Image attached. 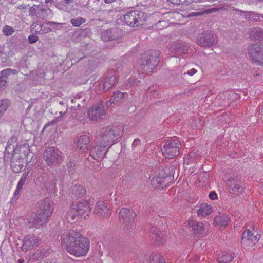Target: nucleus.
Masks as SVG:
<instances>
[{
	"mask_svg": "<svg viewBox=\"0 0 263 263\" xmlns=\"http://www.w3.org/2000/svg\"><path fill=\"white\" fill-rule=\"evenodd\" d=\"M61 240L66 251L76 257L86 256L90 249L89 239L77 230L65 231L61 236Z\"/></svg>",
	"mask_w": 263,
	"mask_h": 263,
	"instance_id": "nucleus-1",
	"label": "nucleus"
},
{
	"mask_svg": "<svg viewBox=\"0 0 263 263\" xmlns=\"http://www.w3.org/2000/svg\"><path fill=\"white\" fill-rule=\"evenodd\" d=\"M54 210L53 203L49 199H45L39 204L38 213H33L27 219L30 228H39L47 223L52 216Z\"/></svg>",
	"mask_w": 263,
	"mask_h": 263,
	"instance_id": "nucleus-2",
	"label": "nucleus"
},
{
	"mask_svg": "<svg viewBox=\"0 0 263 263\" xmlns=\"http://www.w3.org/2000/svg\"><path fill=\"white\" fill-rule=\"evenodd\" d=\"M29 153V149L25 145H21L14 149L11 161V169L14 173H19L26 166Z\"/></svg>",
	"mask_w": 263,
	"mask_h": 263,
	"instance_id": "nucleus-3",
	"label": "nucleus"
},
{
	"mask_svg": "<svg viewBox=\"0 0 263 263\" xmlns=\"http://www.w3.org/2000/svg\"><path fill=\"white\" fill-rule=\"evenodd\" d=\"M122 129H113L111 126H107L103 129L101 134L96 138V143L106 147L112 145L118 139L122 133Z\"/></svg>",
	"mask_w": 263,
	"mask_h": 263,
	"instance_id": "nucleus-4",
	"label": "nucleus"
},
{
	"mask_svg": "<svg viewBox=\"0 0 263 263\" xmlns=\"http://www.w3.org/2000/svg\"><path fill=\"white\" fill-rule=\"evenodd\" d=\"M124 23L133 28H137L143 26L146 21V14L139 10L128 11L124 15Z\"/></svg>",
	"mask_w": 263,
	"mask_h": 263,
	"instance_id": "nucleus-5",
	"label": "nucleus"
},
{
	"mask_svg": "<svg viewBox=\"0 0 263 263\" xmlns=\"http://www.w3.org/2000/svg\"><path fill=\"white\" fill-rule=\"evenodd\" d=\"M157 64V57L153 55L151 51L142 54L139 62L141 70L147 74L151 73L156 67Z\"/></svg>",
	"mask_w": 263,
	"mask_h": 263,
	"instance_id": "nucleus-6",
	"label": "nucleus"
},
{
	"mask_svg": "<svg viewBox=\"0 0 263 263\" xmlns=\"http://www.w3.org/2000/svg\"><path fill=\"white\" fill-rule=\"evenodd\" d=\"M249 58L256 65L263 66V44H253L248 48Z\"/></svg>",
	"mask_w": 263,
	"mask_h": 263,
	"instance_id": "nucleus-7",
	"label": "nucleus"
},
{
	"mask_svg": "<svg viewBox=\"0 0 263 263\" xmlns=\"http://www.w3.org/2000/svg\"><path fill=\"white\" fill-rule=\"evenodd\" d=\"M43 158L49 166L58 163L63 160L62 152L57 148L49 147L46 149L43 154Z\"/></svg>",
	"mask_w": 263,
	"mask_h": 263,
	"instance_id": "nucleus-8",
	"label": "nucleus"
},
{
	"mask_svg": "<svg viewBox=\"0 0 263 263\" xmlns=\"http://www.w3.org/2000/svg\"><path fill=\"white\" fill-rule=\"evenodd\" d=\"M259 235L252 227L246 230L242 235L241 243L244 247H252L259 239Z\"/></svg>",
	"mask_w": 263,
	"mask_h": 263,
	"instance_id": "nucleus-9",
	"label": "nucleus"
},
{
	"mask_svg": "<svg viewBox=\"0 0 263 263\" xmlns=\"http://www.w3.org/2000/svg\"><path fill=\"white\" fill-rule=\"evenodd\" d=\"M226 184L229 187V192L230 194L238 195L242 193L243 191L242 182L237 176L229 177L227 179Z\"/></svg>",
	"mask_w": 263,
	"mask_h": 263,
	"instance_id": "nucleus-10",
	"label": "nucleus"
},
{
	"mask_svg": "<svg viewBox=\"0 0 263 263\" xmlns=\"http://www.w3.org/2000/svg\"><path fill=\"white\" fill-rule=\"evenodd\" d=\"M93 204V201L91 199H88L80 201L73 206L78 215L86 219L92 208Z\"/></svg>",
	"mask_w": 263,
	"mask_h": 263,
	"instance_id": "nucleus-11",
	"label": "nucleus"
},
{
	"mask_svg": "<svg viewBox=\"0 0 263 263\" xmlns=\"http://www.w3.org/2000/svg\"><path fill=\"white\" fill-rule=\"evenodd\" d=\"M179 141L176 139H165V158L171 159L179 153Z\"/></svg>",
	"mask_w": 263,
	"mask_h": 263,
	"instance_id": "nucleus-12",
	"label": "nucleus"
},
{
	"mask_svg": "<svg viewBox=\"0 0 263 263\" xmlns=\"http://www.w3.org/2000/svg\"><path fill=\"white\" fill-rule=\"evenodd\" d=\"M105 115L104 106L102 102L93 105L88 111V118L93 121H97Z\"/></svg>",
	"mask_w": 263,
	"mask_h": 263,
	"instance_id": "nucleus-13",
	"label": "nucleus"
},
{
	"mask_svg": "<svg viewBox=\"0 0 263 263\" xmlns=\"http://www.w3.org/2000/svg\"><path fill=\"white\" fill-rule=\"evenodd\" d=\"M217 37L209 31L200 35L197 39L198 44L203 47H210L217 43Z\"/></svg>",
	"mask_w": 263,
	"mask_h": 263,
	"instance_id": "nucleus-14",
	"label": "nucleus"
},
{
	"mask_svg": "<svg viewBox=\"0 0 263 263\" xmlns=\"http://www.w3.org/2000/svg\"><path fill=\"white\" fill-rule=\"evenodd\" d=\"M219 10H223V11H235L236 12H238L239 13V14L242 15V14H244V18L247 20L252 21V12H247V11H244L241 10H239L238 9H237L235 7H231L229 8V7L227 6H224L223 7H221L219 8H212L211 9H208L205 10L203 13V14H210L212 13L213 12H215L216 11H219Z\"/></svg>",
	"mask_w": 263,
	"mask_h": 263,
	"instance_id": "nucleus-15",
	"label": "nucleus"
},
{
	"mask_svg": "<svg viewBox=\"0 0 263 263\" xmlns=\"http://www.w3.org/2000/svg\"><path fill=\"white\" fill-rule=\"evenodd\" d=\"M90 139L88 136H80L76 142V150L80 153H84L88 150Z\"/></svg>",
	"mask_w": 263,
	"mask_h": 263,
	"instance_id": "nucleus-16",
	"label": "nucleus"
},
{
	"mask_svg": "<svg viewBox=\"0 0 263 263\" xmlns=\"http://www.w3.org/2000/svg\"><path fill=\"white\" fill-rule=\"evenodd\" d=\"M93 213L99 217L104 218L110 215V212L109 208L105 202L99 201L95 204Z\"/></svg>",
	"mask_w": 263,
	"mask_h": 263,
	"instance_id": "nucleus-17",
	"label": "nucleus"
},
{
	"mask_svg": "<svg viewBox=\"0 0 263 263\" xmlns=\"http://www.w3.org/2000/svg\"><path fill=\"white\" fill-rule=\"evenodd\" d=\"M119 216L125 225L134 221L136 213L133 210L127 208H122L119 212Z\"/></svg>",
	"mask_w": 263,
	"mask_h": 263,
	"instance_id": "nucleus-18",
	"label": "nucleus"
},
{
	"mask_svg": "<svg viewBox=\"0 0 263 263\" xmlns=\"http://www.w3.org/2000/svg\"><path fill=\"white\" fill-rule=\"evenodd\" d=\"M188 226L191 228L193 233L196 236L201 235L205 230L204 224L196 220L194 218L191 217L188 220Z\"/></svg>",
	"mask_w": 263,
	"mask_h": 263,
	"instance_id": "nucleus-19",
	"label": "nucleus"
},
{
	"mask_svg": "<svg viewBox=\"0 0 263 263\" xmlns=\"http://www.w3.org/2000/svg\"><path fill=\"white\" fill-rule=\"evenodd\" d=\"M151 237L155 246H161L163 243V228H152L151 230Z\"/></svg>",
	"mask_w": 263,
	"mask_h": 263,
	"instance_id": "nucleus-20",
	"label": "nucleus"
},
{
	"mask_svg": "<svg viewBox=\"0 0 263 263\" xmlns=\"http://www.w3.org/2000/svg\"><path fill=\"white\" fill-rule=\"evenodd\" d=\"M39 240L36 237L33 235L26 236L23 239L22 245L23 251L30 250L32 247L39 244Z\"/></svg>",
	"mask_w": 263,
	"mask_h": 263,
	"instance_id": "nucleus-21",
	"label": "nucleus"
},
{
	"mask_svg": "<svg viewBox=\"0 0 263 263\" xmlns=\"http://www.w3.org/2000/svg\"><path fill=\"white\" fill-rule=\"evenodd\" d=\"M171 53L175 57L186 54L188 52V47L182 44L174 43L170 47Z\"/></svg>",
	"mask_w": 263,
	"mask_h": 263,
	"instance_id": "nucleus-22",
	"label": "nucleus"
},
{
	"mask_svg": "<svg viewBox=\"0 0 263 263\" xmlns=\"http://www.w3.org/2000/svg\"><path fill=\"white\" fill-rule=\"evenodd\" d=\"M105 148L101 145V144H97L96 143V145L90 151V155L91 157L93 159L99 161L106 153Z\"/></svg>",
	"mask_w": 263,
	"mask_h": 263,
	"instance_id": "nucleus-23",
	"label": "nucleus"
},
{
	"mask_svg": "<svg viewBox=\"0 0 263 263\" xmlns=\"http://www.w3.org/2000/svg\"><path fill=\"white\" fill-rule=\"evenodd\" d=\"M116 79V77L114 74L105 78L103 83L100 86V89L103 91H107L113 86L115 83Z\"/></svg>",
	"mask_w": 263,
	"mask_h": 263,
	"instance_id": "nucleus-24",
	"label": "nucleus"
},
{
	"mask_svg": "<svg viewBox=\"0 0 263 263\" xmlns=\"http://www.w3.org/2000/svg\"><path fill=\"white\" fill-rule=\"evenodd\" d=\"M182 18V15L177 12H165V19L169 24H177L176 21H179Z\"/></svg>",
	"mask_w": 263,
	"mask_h": 263,
	"instance_id": "nucleus-25",
	"label": "nucleus"
},
{
	"mask_svg": "<svg viewBox=\"0 0 263 263\" xmlns=\"http://www.w3.org/2000/svg\"><path fill=\"white\" fill-rule=\"evenodd\" d=\"M164 177L162 176H156L151 180L152 186L156 189H163L164 187Z\"/></svg>",
	"mask_w": 263,
	"mask_h": 263,
	"instance_id": "nucleus-26",
	"label": "nucleus"
},
{
	"mask_svg": "<svg viewBox=\"0 0 263 263\" xmlns=\"http://www.w3.org/2000/svg\"><path fill=\"white\" fill-rule=\"evenodd\" d=\"M212 212V207L206 203L201 204L198 210V215L201 217H205Z\"/></svg>",
	"mask_w": 263,
	"mask_h": 263,
	"instance_id": "nucleus-27",
	"label": "nucleus"
},
{
	"mask_svg": "<svg viewBox=\"0 0 263 263\" xmlns=\"http://www.w3.org/2000/svg\"><path fill=\"white\" fill-rule=\"evenodd\" d=\"M229 218L227 215L222 214L216 216L215 218V223L221 227H226L227 225Z\"/></svg>",
	"mask_w": 263,
	"mask_h": 263,
	"instance_id": "nucleus-28",
	"label": "nucleus"
},
{
	"mask_svg": "<svg viewBox=\"0 0 263 263\" xmlns=\"http://www.w3.org/2000/svg\"><path fill=\"white\" fill-rule=\"evenodd\" d=\"M124 93L120 91L114 92L110 100L106 102L107 106H110L112 104H116V103L120 102L124 98Z\"/></svg>",
	"mask_w": 263,
	"mask_h": 263,
	"instance_id": "nucleus-29",
	"label": "nucleus"
},
{
	"mask_svg": "<svg viewBox=\"0 0 263 263\" xmlns=\"http://www.w3.org/2000/svg\"><path fill=\"white\" fill-rule=\"evenodd\" d=\"M72 195L74 197L81 198L86 193V190L80 185H75L72 190Z\"/></svg>",
	"mask_w": 263,
	"mask_h": 263,
	"instance_id": "nucleus-30",
	"label": "nucleus"
},
{
	"mask_svg": "<svg viewBox=\"0 0 263 263\" xmlns=\"http://www.w3.org/2000/svg\"><path fill=\"white\" fill-rule=\"evenodd\" d=\"M234 258V254L228 252H223L217 259L219 263H230Z\"/></svg>",
	"mask_w": 263,
	"mask_h": 263,
	"instance_id": "nucleus-31",
	"label": "nucleus"
},
{
	"mask_svg": "<svg viewBox=\"0 0 263 263\" xmlns=\"http://www.w3.org/2000/svg\"><path fill=\"white\" fill-rule=\"evenodd\" d=\"M77 216L79 215L74 206L70 209L66 213V217L69 221L75 220Z\"/></svg>",
	"mask_w": 263,
	"mask_h": 263,
	"instance_id": "nucleus-32",
	"label": "nucleus"
},
{
	"mask_svg": "<svg viewBox=\"0 0 263 263\" xmlns=\"http://www.w3.org/2000/svg\"><path fill=\"white\" fill-rule=\"evenodd\" d=\"M252 36L255 40H263V30L259 28L252 30Z\"/></svg>",
	"mask_w": 263,
	"mask_h": 263,
	"instance_id": "nucleus-33",
	"label": "nucleus"
},
{
	"mask_svg": "<svg viewBox=\"0 0 263 263\" xmlns=\"http://www.w3.org/2000/svg\"><path fill=\"white\" fill-rule=\"evenodd\" d=\"M168 170V174L165 173V181L171 182L174 179V174L175 173V167L174 166H169L167 167Z\"/></svg>",
	"mask_w": 263,
	"mask_h": 263,
	"instance_id": "nucleus-34",
	"label": "nucleus"
},
{
	"mask_svg": "<svg viewBox=\"0 0 263 263\" xmlns=\"http://www.w3.org/2000/svg\"><path fill=\"white\" fill-rule=\"evenodd\" d=\"M42 26L41 25L39 24L36 22H35L31 25L30 27V31L31 32L33 33H41L42 32V33H44L45 32H44V31H42Z\"/></svg>",
	"mask_w": 263,
	"mask_h": 263,
	"instance_id": "nucleus-35",
	"label": "nucleus"
},
{
	"mask_svg": "<svg viewBox=\"0 0 263 263\" xmlns=\"http://www.w3.org/2000/svg\"><path fill=\"white\" fill-rule=\"evenodd\" d=\"M9 101L8 100H0V114H3L9 106Z\"/></svg>",
	"mask_w": 263,
	"mask_h": 263,
	"instance_id": "nucleus-36",
	"label": "nucleus"
},
{
	"mask_svg": "<svg viewBox=\"0 0 263 263\" xmlns=\"http://www.w3.org/2000/svg\"><path fill=\"white\" fill-rule=\"evenodd\" d=\"M194 0H167V3H171L174 5H179L180 4H190Z\"/></svg>",
	"mask_w": 263,
	"mask_h": 263,
	"instance_id": "nucleus-37",
	"label": "nucleus"
},
{
	"mask_svg": "<svg viewBox=\"0 0 263 263\" xmlns=\"http://www.w3.org/2000/svg\"><path fill=\"white\" fill-rule=\"evenodd\" d=\"M26 182L23 181L22 180H20L17 185L16 186V190L14 193V197H18L20 196L21 191L22 189H23L24 185H25Z\"/></svg>",
	"mask_w": 263,
	"mask_h": 263,
	"instance_id": "nucleus-38",
	"label": "nucleus"
},
{
	"mask_svg": "<svg viewBox=\"0 0 263 263\" xmlns=\"http://www.w3.org/2000/svg\"><path fill=\"white\" fill-rule=\"evenodd\" d=\"M2 31L4 35L9 36L14 33V30L11 26L6 25L3 28Z\"/></svg>",
	"mask_w": 263,
	"mask_h": 263,
	"instance_id": "nucleus-39",
	"label": "nucleus"
},
{
	"mask_svg": "<svg viewBox=\"0 0 263 263\" xmlns=\"http://www.w3.org/2000/svg\"><path fill=\"white\" fill-rule=\"evenodd\" d=\"M70 22L74 26L79 27L82 24L86 22V20L83 17H78L76 18H72Z\"/></svg>",
	"mask_w": 263,
	"mask_h": 263,
	"instance_id": "nucleus-40",
	"label": "nucleus"
},
{
	"mask_svg": "<svg viewBox=\"0 0 263 263\" xmlns=\"http://www.w3.org/2000/svg\"><path fill=\"white\" fill-rule=\"evenodd\" d=\"M152 263H164V258L160 254H155L153 256Z\"/></svg>",
	"mask_w": 263,
	"mask_h": 263,
	"instance_id": "nucleus-41",
	"label": "nucleus"
},
{
	"mask_svg": "<svg viewBox=\"0 0 263 263\" xmlns=\"http://www.w3.org/2000/svg\"><path fill=\"white\" fill-rule=\"evenodd\" d=\"M262 18H263V15L252 12V21H260Z\"/></svg>",
	"mask_w": 263,
	"mask_h": 263,
	"instance_id": "nucleus-42",
	"label": "nucleus"
},
{
	"mask_svg": "<svg viewBox=\"0 0 263 263\" xmlns=\"http://www.w3.org/2000/svg\"><path fill=\"white\" fill-rule=\"evenodd\" d=\"M110 34V31L106 30L102 32L101 34L102 38L104 41H109L110 40V36H108V35Z\"/></svg>",
	"mask_w": 263,
	"mask_h": 263,
	"instance_id": "nucleus-43",
	"label": "nucleus"
},
{
	"mask_svg": "<svg viewBox=\"0 0 263 263\" xmlns=\"http://www.w3.org/2000/svg\"><path fill=\"white\" fill-rule=\"evenodd\" d=\"M39 40V37L36 35L31 34L28 37L29 42L31 44L36 43Z\"/></svg>",
	"mask_w": 263,
	"mask_h": 263,
	"instance_id": "nucleus-44",
	"label": "nucleus"
},
{
	"mask_svg": "<svg viewBox=\"0 0 263 263\" xmlns=\"http://www.w3.org/2000/svg\"><path fill=\"white\" fill-rule=\"evenodd\" d=\"M29 173V171L25 172L23 173V175L22 176L21 178H20V180L26 182L27 180V177L28 176Z\"/></svg>",
	"mask_w": 263,
	"mask_h": 263,
	"instance_id": "nucleus-45",
	"label": "nucleus"
},
{
	"mask_svg": "<svg viewBox=\"0 0 263 263\" xmlns=\"http://www.w3.org/2000/svg\"><path fill=\"white\" fill-rule=\"evenodd\" d=\"M209 197L211 200H215L217 198V195L215 192H212L209 194Z\"/></svg>",
	"mask_w": 263,
	"mask_h": 263,
	"instance_id": "nucleus-46",
	"label": "nucleus"
},
{
	"mask_svg": "<svg viewBox=\"0 0 263 263\" xmlns=\"http://www.w3.org/2000/svg\"><path fill=\"white\" fill-rule=\"evenodd\" d=\"M197 71L196 69L193 68L191 70H188L187 72H186V74H187L189 76H192L195 74L197 72ZM186 74V73H184V74Z\"/></svg>",
	"mask_w": 263,
	"mask_h": 263,
	"instance_id": "nucleus-47",
	"label": "nucleus"
},
{
	"mask_svg": "<svg viewBox=\"0 0 263 263\" xmlns=\"http://www.w3.org/2000/svg\"><path fill=\"white\" fill-rule=\"evenodd\" d=\"M140 143V140L139 139H135L134 141H133V145H137L139 144Z\"/></svg>",
	"mask_w": 263,
	"mask_h": 263,
	"instance_id": "nucleus-48",
	"label": "nucleus"
},
{
	"mask_svg": "<svg viewBox=\"0 0 263 263\" xmlns=\"http://www.w3.org/2000/svg\"><path fill=\"white\" fill-rule=\"evenodd\" d=\"M6 84V81L5 80H0V86H2V87H4Z\"/></svg>",
	"mask_w": 263,
	"mask_h": 263,
	"instance_id": "nucleus-49",
	"label": "nucleus"
},
{
	"mask_svg": "<svg viewBox=\"0 0 263 263\" xmlns=\"http://www.w3.org/2000/svg\"><path fill=\"white\" fill-rule=\"evenodd\" d=\"M18 8L20 9H26V6L24 4L20 5H19L18 6Z\"/></svg>",
	"mask_w": 263,
	"mask_h": 263,
	"instance_id": "nucleus-50",
	"label": "nucleus"
},
{
	"mask_svg": "<svg viewBox=\"0 0 263 263\" xmlns=\"http://www.w3.org/2000/svg\"><path fill=\"white\" fill-rule=\"evenodd\" d=\"M116 0H104L105 3H111L115 1Z\"/></svg>",
	"mask_w": 263,
	"mask_h": 263,
	"instance_id": "nucleus-51",
	"label": "nucleus"
},
{
	"mask_svg": "<svg viewBox=\"0 0 263 263\" xmlns=\"http://www.w3.org/2000/svg\"><path fill=\"white\" fill-rule=\"evenodd\" d=\"M64 1L66 4H69L70 3H71L73 0H64Z\"/></svg>",
	"mask_w": 263,
	"mask_h": 263,
	"instance_id": "nucleus-52",
	"label": "nucleus"
},
{
	"mask_svg": "<svg viewBox=\"0 0 263 263\" xmlns=\"http://www.w3.org/2000/svg\"><path fill=\"white\" fill-rule=\"evenodd\" d=\"M18 263H23L24 262V259H20L18 261Z\"/></svg>",
	"mask_w": 263,
	"mask_h": 263,
	"instance_id": "nucleus-53",
	"label": "nucleus"
},
{
	"mask_svg": "<svg viewBox=\"0 0 263 263\" xmlns=\"http://www.w3.org/2000/svg\"><path fill=\"white\" fill-rule=\"evenodd\" d=\"M52 1V0H45V2L46 3H48L51 2Z\"/></svg>",
	"mask_w": 263,
	"mask_h": 263,
	"instance_id": "nucleus-54",
	"label": "nucleus"
},
{
	"mask_svg": "<svg viewBox=\"0 0 263 263\" xmlns=\"http://www.w3.org/2000/svg\"><path fill=\"white\" fill-rule=\"evenodd\" d=\"M261 114L263 115V106H262V108H261Z\"/></svg>",
	"mask_w": 263,
	"mask_h": 263,
	"instance_id": "nucleus-55",
	"label": "nucleus"
},
{
	"mask_svg": "<svg viewBox=\"0 0 263 263\" xmlns=\"http://www.w3.org/2000/svg\"><path fill=\"white\" fill-rule=\"evenodd\" d=\"M55 122H56L55 121H52L51 123L52 124H54Z\"/></svg>",
	"mask_w": 263,
	"mask_h": 263,
	"instance_id": "nucleus-56",
	"label": "nucleus"
},
{
	"mask_svg": "<svg viewBox=\"0 0 263 263\" xmlns=\"http://www.w3.org/2000/svg\"><path fill=\"white\" fill-rule=\"evenodd\" d=\"M60 114L62 115V112H60Z\"/></svg>",
	"mask_w": 263,
	"mask_h": 263,
	"instance_id": "nucleus-57",
	"label": "nucleus"
}]
</instances>
